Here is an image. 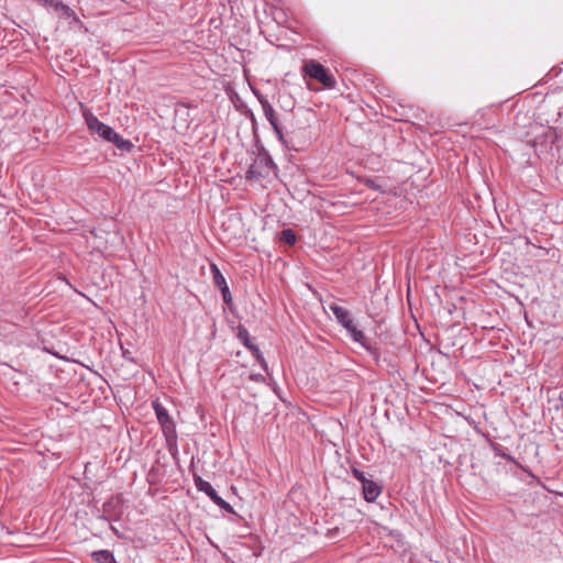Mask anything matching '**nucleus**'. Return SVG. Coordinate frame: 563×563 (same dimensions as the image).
Segmentation results:
<instances>
[{
	"mask_svg": "<svg viewBox=\"0 0 563 563\" xmlns=\"http://www.w3.org/2000/svg\"><path fill=\"white\" fill-rule=\"evenodd\" d=\"M153 409L155 411L157 421L162 428L166 444L169 451L177 449V432L176 424L169 416L167 409L158 401H153Z\"/></svg>",
	"mask_w": 563,
	"mask_h": 563,
	"instance_id": "obj_1",
	"label": "nucleus"
},
{
	"mask_svg": "<svg viewBox=\"0 0 563 563\" xmlns=\"http://www.w3.org/2000/svg\"><path fill=\"white\" fill-rule=\"evenodd\" d=\"M257 99H258V101H260V103L262 106L264 115L269 114L271 112L274 111L273 106L269 103V101L267 100L266 97H264L262 95H257Z\"/></svg>",
	"mask_w": 563,
	"mask_h": 563,
	"instance_id": "obj_15",
	"label": "nucleus"
},
{
	"mask_svg": "<svg viewBox=\"0 0 563 563\" xmlns=\"http://www.w3.org/2000/svg\"><path fill=\"white\" fill-rule=\"evenodd\" d=\"M261 163L264 164L266 167L271 168V167H275V164L272 159L271 156H265L261 159Z\"/></svg>",
	"mask_w": 563,
	"mask_h": 563,
	"instance_id": "obj_19",
	"label": "nucleus"
},
{
	"mask_svg": "<svg viewBox=\"0 0 563 563\" xmlns=\"http://www.w3.org/2000/svg\"><path fill=\"white\" fill-rule=\"evenodd\" d=\"M222 297H223V301L225 303H230L232 301V296H231V291L227 292V294H222Z\"/></svg>",
	"mask_w": 563,
	"mask_h": 563,
	"instance_id": "obj_21",
	"label": "nucleus"
},
{
	"mask_svg": "<svg viewBox=\"0 0 563 563\" xmlns=\"http://www.w3.org/2000/svg\"><path fill=\"white\" fill-rule=\"evenodd\" d=\"M211 272L213 275V283L218 288L227 284L224 276L222 275V273L220 272L216 264H211Z\"/></svg>",
	"mask_w": 563,
	"mask_h": 563,
	"instance_id": "obj_14",
	"label": "nucleus"
},
{
	"mask_svg": "<svg viewBox=\"0 0 563 563\" xmlns=\"http://www.w3.org/2000/svg\"><path fill=\"white\" fill-rule=\"evenodd\" d=\"M84 118L85 122L91 133H96L99 135V137L103 139L104 141H108L110 139V135H112L113 129L103 122H101L91 111L88 109H84Z\"/></svg>",
	"mask_w": 563,
	"mask_h": 563,
	"instance_id": "obj_5",
	"label": "nucleus"
},
{
	"mask_svg": "<svg viewBox=\"0 0 563 563\" xmlns=\"http://www.w3.org/2000/svg\"><path fill=\"white\" fill-rule=\"evenodd\" d=\"M45 3L54 8L57 12L66 18L74 16V11L60 0H45Z\"/></svg>",
	"mask_w": 563,
	"mask_h": 563,
	"instance_id": "obj_10",
	"label": "nucleus"
},
{
	"mask_svg": "<svg viewBox=\"0 0 563 563\" xmlns=\"http://www.w3.org/2000/svg\"><path fill=\"white\" fill-rule=\"evenodd\" d=\"M221 290V294H227L230 291L228 284L219 288Z\"/></svg>",
	"mask_w": 563,
	"mask_h": 563,
	"instance_id": "obj_23",
	"label": "nucleus"
},
{
	"mask_svg": "<svg viewBox=\"0 0 563 563\" xmlns=\"http://www.w3.org/2000/svg\"><path fill=\"white\" fill-rule=\"evenodd\" d=\"M302 71L305 76H308L320 84L324 88L332 89L335 87V78L329 73V70L320 63L311 59L305 63L302 67Z\"/></svg>",
	"mask_w": 563,
	"mask_h": 563,
	"instance_id": "obj_3",
	"label": "nucleus"
},
{
	"mask_svg": "<svg viewBox=\"0 0 563 563\" xmlns=\"http://www.w3.org/2000/svg\"><path fill=\"white\" fill-rule=\"evenodd\" d=\"M250 379L255 380V382H261V383L265 382V378L262 374H251Z\"/></svg>",
	"mask_w": 563,
	"mask_h": 563,
	"instance_id": "obj_20",
	"label": "nucleus"
},
{
	"mask_svg": "<svg viewBox=\"0 0 563 563\" xmlns=\"http://www.w3.org/2000/svg\"><path fill=\"white\" fill-rule=\"evenodd\" d=\"M236 336L238 339L243 343V345L247 349V350H251L253 349V346L255 345L253 342H252V339L250 336V333L247 331V329L244 327V325H239L238 329H236Z\"/></svg>",
	"mask_w": 563,
	"mask_h": 563,
	"instance_id": "obj_12",
	"label": "nucleus"
},
{
	"mask_svg": "<svg viewBox=\"0 0 563 563\" xmlns=\"http://www.w3.org/2000/svg\"><path fill=\"white\" fill-rule=\"evenodd\" d=\"M122 354H123V357H124L125 360L131 361V362H133V361H134V360L131 357V353H130V351H125V350H123V353H122Z\"/></svg>",
	"mask_w": 563,
	"mask_h": 563,
	"instance_id": "obj_22",
	"label": "nucleus"
},
{
	"mask_svg": "<svg viewBox=\"0 0 563 563\" xmlns=\"http://www.w3.org/2000/svg\"><path fill=\"white\" fill-rule=\"evenodd\" d=\"M123 512V499L121 496H111L102 506L100 518L111 521L117 520Z\"/></svg>",
	"mask_w": 563,
	"mask_h": 563,
	"instance_id": "obj_6",
	"label": "nucleus"
},
{
	"mask_svg": "<svg viewBox=\"0 0 563 563\" xmlns=\"http://www.w3.org/2000/svg\"><path fill=\"white\" fill-rule=\"evenodd\" d=\"M352 474H353V476H354L357 481H360L362 484H364L365 482H367V481H368V478H366V476H365L364 472L360 471L358 468L353 467V468H352Z\"/></svg>",
	"mask_w": 563,
	"mask_h": 563,
	"instance_id": "obj_18",
	"label": "nucleus"
},
{
	"mask_svg": "<svg viewBox=\"0 0 563 563\" xmlns=\"http://www.w3.org/2000/svg\"><path fill=\"white\" fill-rule=\"evenodd\" d=\"M194 482L198 490L203 492L218 507L229 514H234L232 506L218 495L212 485L202 479L201 476L194 474Z\"/></svg>",
	"mask_w": 563,
	"mask_h": 563,
	"instance_id": "obj_4",
	"label": "nucleus"
},
{
	"mask_svg": "<svg viewBox=\"0 0 563 563\" xmlns=\"http://www.w3.org/2000/svg\"><path fill=\"white\" fill-rule=\"evenodd\" d=\"M110 139H108L107 142H110L114 144L119 150L124 152H130L133 147V144L129 141L123 139L120 134H118L114 130L111 133Z\"/></svg>",
	"mask_w": 563,
	"mask_h": 563,
	"instance_id": "obj_9",
	"label": "nucleus"
},
{
	"mask_svg": "<svg viewBox=\"0 0 563 563\" xmlns=\"http://www.w3.org/2000/svg\"><path fill=\"white\" fill-rule=\"evenodd\" d=\"M362 489L364 499L368 503L375 501L382 493L380 486L373 482L372 479H368L367 482L362 484Z\"/></svg>",
	"mask_w": 563,
	"mask_h": 563,
	"instance_id": "obj_7",
	"label": "nucleus"
},
{
	"mask_svg": "<svg viewBox=\"0 0 563 563\" xmlns=\"http://www.w3.org/2000/svg\"><path fill=\"white\" fill-rule=\"evenodd\" d=\"M91 558L97 563H117L114 555L109 550H98L91 553Z\"/></svg>",
	"mask_w": 563,
	"mask_h": 563,
	"instance_id": "obj_11",
	"label": "nucleus"
},
{
	"mask_svg": "<svg viewBox=\"0 0 563 563\" xmlns=\"http://www.w3.org/2000/svg\"><path fill=\"white\" fill-rule=\"evenodd\" d=\"M329 309L333 312L338 322L350 333L352 340L360 343L366 350H369L366 336L364 335L363 331L356 328L349 310L336 303H331Z\"/></svg>",
	"mask_w": 563,
	"mask_h": 563,
	"instance_id": "obj_2",
	"label": "nucleus"
},
{
	"mask_svg": "<svg viewBox=\"0 0 563 563\" xmlns=\"http://www.w3.org/2000/svg\"><path fill=\"white\" fill-rule=\"evenodd\" d=\"M263 175L262 173L257 169L256 167V164H253L249 167V169L246 170V175H245V178L247 180H252V179H258L261 178Z\"/></svg>",
	"mask_w": 563,
	"mask_h": 563,
	"instance_id": "obj_16",
	"label": "nucleus"
},
{
	"mask_svg": "<svg viewBox=\"0 0 563 563\" xmlns=\"http://www.w3.org/2000/svg\"><path fill=\"white\" fill-rule=\"evenodd\" d=\"M279 240L287 245H294L296 243V233L291 229H285L280 232Z\"/></svg>",
	"mask_w": 563,
	"mask_h": 563,
	"instance_id": "obj_13",
	"label": "nucleus"
},
{
	"mask_svg": "<svg viewBox=\"0 0 563 563\" xmlns=\"http://www.w3.org/2000/svg\"><path fill=\"white\" fill-rule=\"evenodd\" d=\"M249 351H250V352L252 353V355H253V356H254V357H255V358L261 363L262 367H263L264 369H267L266 361H265V358H264V356H263L262 352L260 351V349H258L256 345H254V346H253V349H251V350H249Z\"/></svg>",
	"mask_w": 563,
	"mask_h": 563,
	"instance_id": "obj_17",
	"label": "nucleus"
},
{
	"mask_svg": "<svg viewBox=\"0 0 563 563\" xmlns=\"http://www.w3.org/2000/svg\"><path fill=\"white\" fill-rule=\"evenodd\" d=\"M265 118L269 122V124L272 125V128H273V130H274L278 141L283 145H287V140H286V136H285V133H284V128H283V125L279 122V119H278V117L276 114V111L274 110L269 114H266Z\"/></svg>",
	"mask_w": 563,
	"mask_h": 563,
	"instance_id": "obj_8",
	"label": "nucleus"
}]
</instances>
